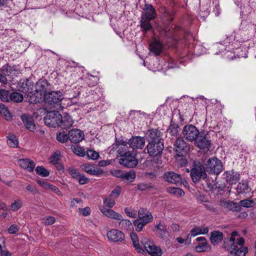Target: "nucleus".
I'll use <instances>...</instances> for the list:
<instances>
[{"label": "nucleus", "instance_id": "53", "mask_svg": "<svg viewBox=\"0 0 256 256\" xmlns=\"http://www.w3.org/2000/svg\"><path fill=\"white\" fill-rule=\"evenodd\" d=\"M145 222L148 224L152 222L153 220V216L152 214L149 212H146L144 216L140 217Z\"/></svg>", "mask_w": 256, "mask_h": 256}, {"label": "nucleus", "instance_id": "25", "mask_svg": "<svg viewBox=\"0 0 256 256\" xmlns=\"http://www.w3.org/2000/svg\"><path fill=\"white\" fill-rule=\"evenodd\" d=\"M220 204L224 208L233 212H240L242 209L238 204L230 200H222Z\"/></svg>", "mask_w": 256, "mask_h": 256}, {"label": "nucleus", "instance_id": "23", "mask_svg": "<svg viewBox=\"0 0 256 256\" xmlns=\"http://www.w3.org/2000/svg\"><path fill=\"white\" fill-rule=\"evenodd\" d=\"M18 165L22 168L28 172H33L36 164L30 158H22L18 160Z\"/></svg>", "mask_w": 256, "mask_h": 256}, {"label": "nucleus", "instance_id": "63", "mask_svg": "<svg viewBox=\"0 0 256 256\" xmlns=\"http://www.w3.org/2000/svg\"><path fill=\"white\" fill-rule=\"evenodd\" d=\"M152 188V186L143 183L140 184L137 186V189L141 191H144Z\"/></svg>", "mask_w": 256, "mask_h": 256}, {"label": "nucleus", "instance_id": "26", "mask_svg": "<svg viewBox=\"0 0 256 256\" xmlns=\"http://www.w3.org/2000/svg\"><path fill=\"white\" fill-rule=\"evenodd\" d=\"M82 168L87 173L90 175L100 176L104 173V171L100 168H95L93 165L88 164L82 166Z\"/></svg>", "mask_w": 256, "mask_h": 256}, {"label": "nucleus", "instance_id": "22", "mask_svg": "<svg viewBox=\"0 0 256 256\" xmlns=\"http://www.w3.org/2000/svg\"><path fill=\"white\" fill-rule=\"evenodd\" d=\"M223 176L224 179L230 184H236L240 180V174L234 170L225 172Z\"/></svg>", "mask_w": 256, "mask_h": 256}, {"label": "nucleus", "instance_id": "14", "mask_svg": "<svg viewBox=\"0 0 256 256\" xmlns=\"http://www.w3.org/2000/svg\"><path fill=\"white\" fill-rule=\"evenodd\" d=\"M156 17V12L152 4H146L142 9V18L148 20H154Z\"/></svg>", "mask_w": 256, "mask_h": 256}, {"label": "nucleus", "instance_id": "27", "mask_svg": "<svg viewBox=\"0 0 256 256\" xmlns=\"http://www.w3.org/2000/svg\"><path fill=\"white\" fill-rule=\"evenodd\" d=\"M101 212L106 216L116 220H120L122 218V216L111 208H103Z\"/></svg>", "mask_w": 256, "mask_h": 256}, {"label": "nucleus", "instance_id": "13", "mask_svg": "<svg viewBox=\"0 0 256 256\" xmlns=\"http://www.w3.org/2000/svg\"><path fill=\"white\" fill-rule=\"evenodd\" d=\"M164 148L163 142L148 143L146 146V150L150 156H156L162 154Z\"/></svg>", "mask_w": 256, "mask_h": 256}, {"label": "nucleus", "instance_id": "49", "mask_svg": "<svg viewBox=\"0 0 256 256\" xmlns=\"http://www.w3.org/2000/svg\"><path fill=\"white\" fill-rule=\"evenodd\" d=\"M72 152L75 154L80 156H84L85 155V151L80 146H76L72 148Z\"/></svg>", "mask_w": 256, "mask_h": 256}, {"label": "nucleus", "instance_id": "64", "mask_svg": "<svg viewBox=\"0 0 256 256\" xmlns=\"http://www.w3.org/2000/svg\"><path fill=\"white\" fill-rule=\"evenodd\" d=\"M79 210L84 216H88L90 214V208L89 207H86L84 208H80Z\"/></svg>", "mask_w": 256, "mask_h": 256}, {"label": "nucleus", "instance_id": "24", "mask_svg": "<svg viewBox=\"0 0 256 256\" xmlns=\"http://www.w3.org/2000/svg\"><path fill=\"white\" fill-rule=\"evenodd\" d=\"M20 118L28 130L30 131H34L36 129V124L32 116L24 114L21 116Z\"/></svg>", "mask_w": 256, "mask_h": 256}, {"label": "nucleus", "instance_id": "28", "mask_svg": "<svg viewBox=\"0 0 256 256\" xmlns=\"http://www.w3.org/2000/svg\"><path fill=\"white\" fill-rule=\"evenodd\" d=\"M162 45L159 41L154 40L150 44V50L155 56H159L162 50Z\"/></svg>", "mask_w": 256, "mask_h": 256}, {"label": "nucleus", "instance_id": "50", "mask_svg": "<svg viewBox=\"0 0 256 256\" xmlns=\"http://www.w3.org/2000/svg\"><path fill=\"white\" fill-rule=\"evenodd\" d=\"M55 222V218L52 216H46L42 219V223L46 226L52 224Z\"/></svg>", "mask_w": 256, "mask_h": 256}, {"label": "nucleus", "instance_id": "39", "mask_svg": "<svg viewBox=\"0 0 256 256\" xmlns=\"http://www.w3.org/2000/svg\"><path fill=\"white\" fill-rule=\"evenodd\" d=\"M120 228L124 230H130L132 227V224L130 220L122 218L120 220Z\"/></svg>", "mask_w": 256, "mask_h": 256}, {"label": "nucleus", "instance_id": "52", "mask_svg": "<svg viewBox=\"0 0 256 256\" xmlns=\"http://www.w3.org/2000/svg\"><path fill=\"white\" fill-rule=\"evenodd\" d=\"M86 154L88 158L92 160H96L99 157V154L96 152L88 150L86 152Z\"/></svg>", "mask_w": 256, "mask_h": 256}, {"label": "nucleus", "instance_id": "47", "mask_svg": "<svg viewBox=\"0 0 256 256\" xmlns=\"http://www.w3.org/2000/svg\"><path fill=\"white\" fill-rule=\"evenodd\" d=\"M114 198L109 196L108 198L104 199V204L106 207L112 208L115 204Z\"/></svg>", "mask_w": 256, "mask_h": 256}, {"label": "nucleus", "instance_id": "35", "mask_svg": "<svg viewBox=\"0 0 256 256\" xmlns=\"http://www.w3.org/2000/svg\"><path fill=\"white\" fill-rule=\"evenodd\" d=\"M12 90L8 86V88L0 90V96H23L20 93L12 92Z\"/></svg>", "mask_w": 256, "mask_h": 256}, {"label": "nucleus", "instance_id": "16", "mask_svg": "<svg viewBox=\"0 0 256 256\" xmlns=\"http://www.w3.org/2000/svg\"><path fill=\"white\" fill-rule=\"evenodd\" d=\"M107 237L110 240L114 242H122L124 240V234L116 229H112L107 233Z\"/></svg>", "mask_w": 256, "mask_h": 256}, {"label": "nucleus", "instance_id": "61", "mask_svg": "<svg viewBox=\"0 0 256 256\" xmlns=\"http://www.w3.org/2000/svg\"><path fill=\"white\" fill-rule=\"evenodd\" d=\"M19 230L18 227L15 225L12 224L8 229V231L10 234H14L16 233Z\"/></svg>", "mask_w": 256, "mask_h": 256}, {"label": "nucleus", "instance_id": "2", "mask_svg": "<svg viewBox=\"0 0 256 256\" xmlns=\"http://www.w3.org/2000/svg\"><path fill=\"white\" fill-rule=\"evenodd\" d=\"M34 95L40 96H47L51 95L54 96H62L63 90H54L52 84L46 79H40L36 84Z\"/></svg>", "mask_w": 256, "mask_h": 256}, {"label": "nucleus", "instance_id": "62", "mask_svg": "<svg viewBox=\"0 0 256 256\" xmlns=\"http://www.w3.org/2000/svg\"><path fill=\"white\" fill-rule=\"evenodd\" d=\"M60 155L56 154H54L50 158V162L53 164H56L60 159Z\"/></svg>", "mask_w": 256, "mask_h": 256}, {"label": "nucleus", "instance_id": "38", "mask_svg": "<svg viewBox=\"0 0 256 256\" xmlns=\"http://www.w3.org/2000/svg\"><path fill=\"white\" fill-rule=\"evenodd\" d=\"M7 144L11 148H17L18 145V140L17 138L13 134H10L7 136Z\"/></svg>", "mask_w": 256, "mask_h": 256}, {"label": "nucleus", "instance_id": "37", "mask_svg": "<svg viewBox=\"0 0 256 256\" xmlns=\"http://www.w3.org/2000/svg\"><path fill=\"white\" fill-rule=\"evenodd\" d=\"M167 192L170 194L177 196H180L184 194V190L179 188L169 187L167 188Z\"/></svg>", "mask_w": 256, "mask_h": 256}, {"label": "nucleus", "instance_id": "18", "mask_svg": "<svg viewBox=\"0 0 256 256\" xmlns=\"http://www.w3.org/2000/svg\"><path fill=\"white\" fill-rule=\"evenodd\" d=\"M69 140L72 143H78L84 138V134L78 129H72L68 132Z\"/></svg>", "mask_w": 256, "mask_h": 256}, {"label": "nucleus", "instance_id": "33", "mask_svg": "<svg viewBox=\"0 0 256 256\" xmlns=\"http://www.w3.org/2000/svg\"><path fill=\"white\" fill-rule=\"evenodd\" d=\"M151 20H148L140 18V27L143 34H145L148 32L152 30V26L150 22Z\"/></svg>", "mask_w": 256, "mask_h": 256}, {"label": "nucleus", "instance_id": "55", "mask_svg": "<svg viewBox=\"0 0 256 256\" xmlns=\"http://www.w3.org/2000/svg\"><path fill=\"white\" fill-rule=\"evenodd\" d=\"M121 192V188L120 186H116L112 190L110 194V197L113 198H116L119 196Z\"/></svg>", "mask_w": 256, "mask_h": 256}, {"label": "nucleus", "instance_id": "43", "mask_svg": "<svg viewBox=\"0 0 256 256\" xmlns=\"http://www.w3.org/2000/svg\"><path fill=\"white\" fill-rule=\"evenodd\" d=\"M255 202L254 200H250L249 199H245L244 200H241L240 202V206H243L244 208H248L252 207Z\"/></svg>", "mask_w": 256, "mask_h": 256}, {"label": "nucleus", "instance_id": "44", "mask_svg": "<svg viewBox=\"0 0 256 256\" xmlns=\"http://www.w3.org/2000/svg\"><path fill=\"white\" fill-rule=\"evenodd\" d=\"M1 70L2 72L5 76H10L14 70L13 68L8 64L3 66Z\"/></svg>", "mask_w": 256, "mask_h": 256}, {"label": "nucleus", "instance_id": "11", "mask_svg": "<svg viewBox=\"0 0 256 256\" xmlns=\"http://www.w3.org/2000/svg\"><path fill=\"white\" fill-rule=\"evenodd\" d=\"M84 92L86 93V94L89 95H97L99 96L100 95H103V92L101 88L100 87H90L88 86V88H84L82 86H80L76 89L74 92L77 94V96H80L81 94L84 96Z\"/></svg>", "mask_w": 256, "mask_h": 256}, {"label": "nucleus", "instance_id": "30", "mask_svg": "<svg viewBox=\"0 0 256 256\" xmlns=\"http://www.w3.org/2000/svg\"><path fill=\"white\" fill-rule=\"evenodd\" d=\"M154 228L158 231V234L162 238L164 239L166 238L168 232L164 222H162L160 220L155 226Z\"/></svg>", "mask_w": 256, "mask_h": 256}, {"label": "nucleus", "instance_id": "60", "mask_svg": "<svg viewBox=\"0 0 256 256\" xmlns=\"http://www.w3.org/2000/svg\"><path fill=\"white\" fill-rule=\"evenodd\" d=\"M140 220H136L134 222V225L136 227V230L138 232H140L144 226H143L142 224H141V222H140Z\"/></svg>", "mask_w": 256, "mask_h": 256}, {"label": "nucleus", "instance_id": "21", "mask_svg": "<svg viewBox=\"0 0 256 256\" xmlns=\"http://www.w3.org/2000/svg\"><path fill=\"white\" fill-rule=\"evenodd\" d=\"M148 143L163 142L162 133L158 129H152L148 130Z\"/></svg>", "mask_w": 256, "mask_h": 256}, {"label": "nucleus", "instance_id": "3", "mask_svg": "<svg viewBox=\"0 0 256 256\" xmlns=\"http://www.w3.org/2000/svg\"><path fill=\"white\" fill-rule=\"evenodd\" d=\"M207 172L210 174H219L223 169L222 162L216 157L209 158L204 164Z\"/></svg>", "mask_w": 256, "mask_h": 256}, {"label": "nucleus", "instance_id": "7", "mask_svg": "<svg viewBox=\"0 0 256 256\" xmlns=\"http://www.w3.org/2000/svg\"><path fill=\"white\" fill-rule=\"evenodd\" d=\"M141 242L145 250L152 256H161L162 252L160 246H156L151 240L147 238H143Z\"/></svg>", "mask_w": 256, "mask_h": 256}, {"label": "nucleus", "instance_id": "6", "mask_svg": "<svg viewBox=\"0 0 256 256\" xmlns=\"http://www.w3.org/2000/svg\"><path fill=\"white\" fill-rule=\"evenodd\" d=\"M35 84L30 80L27 78L26 80H20L18 83V90L24 93L27 96H34Z\"/></svg>", "mask_w": 256, "mask_h": 256}, {"label": "nucleus", "instance_id": "12", "mask_svg": "<svg viewBox=\"0 0 256 256\" xmlns=\"http://www.w3.org/2000/svg\"><path fill=\"white\" fill-rule=\"evenodd\" d=\"M119 163L127 168H133L138 164V160L132 152L130 154H125L120 156Z\"/></svg>", "mask_w": 256, "mask_h": 256}, {"label": "nucleus", "instance_id": "17", "mask_svg": "<svg viewBox=\"0 0 256 256\" xmlns=\"http://www.w3.org/2000/svg\"><path fill=\"white\" fill-rule=\"evenodd\" d=\"M164 178L166 182L176 185H179L182 183L180 175L173 172H166L164 175Z\"/></svg>", "mask_w": 256, "mask_h": 256}, {"label": "nucleus", "instance_id": "42", "mask_svg": "<svg viewBox=\"0 0 256 256\" xmlns=\"http://www.w3.org/2000/svg\"><path fill=\"white\" fill-rule=\"evenodd\" d=\"M35 170L38 174L44 177L48 176L50 174L49 172L42 166H37Z\"/></svg>", "mask_w": 256, "mask_h": 256}, {"label": "nucleus", "instance_id": "56", "mask_svg": "<svg viewBox=\"0 0 256 256\" xmlns=\"http://www.w3.org/2000/svg\"><path fill=\"white\" fill-rule=\"evenodd\" d=\"M26 190L32 194L35 195L40 194L38 190L35 186L28 184L26 187Z\"/></svg>", "mask_w": 256, "mask_h": 256}, {"label": "nucleus", "instance_id": "5", "mask_svg": "<svg viewBox=\"0 0 256 256\" xmlns=\"http://www.w3.org/2000/svg\"><path fill=\"white\" fill-rule=\"evenodd\" d=\"M62 118V116L57 110H50L47 112L44 118V124L46 126L56 128L58 126L60 120Z\"/></svg>", "mask_w": 256, "mask_h": 256}, {"label": "nucleus", "instance_id": "40", "mask_svg": "<svg viewBox=\"0 0 256 256\" xmlns=\"http://www.w3.org/2000/svg\"><path fill=\"white\" fill-rule=\"evenodd\" d=\"M180 128L176 124H170L168 132L172 136H176L178 134Z\"/></svg>", "mask_w": 256, "mask_h": 256}, {"label": "nucleus", "instance_id": "48", "mask_svg": "<svg viewBox=\"0 0 256 256\" xmlns=\"http://www.w3.org/2000/svg\"><path fill=\"white\" fill-rule=\"evenodd\" d=\"M202 100L204 101L206 103L208 104V106H210L211 105L217 104V107L219 106L220 103L218 100L214 98H213L211 99H208L206 98L202 97Z\"/></svg>", "mask_w": 256, "mask_h": 256}, {"label": "nucleus", "instance_id": "51", "mask_svg": "<svg viewBox=\"0 0 256 256\" xmlns=\"http://www.w3.org/2000/svg\"><path fill=\"white\" fill-rule=\"evenodd\" d=\"M22 206V202L20 200L18 199L11 204L10 207L13 211H16L20 208Z\"/></svg>", "mask_w": 256, "mask_h": 256}, {"label": "nucleus", "instance_id": "15", "mask_svg": "<svg viewBox=\"0 0 256 256\" xmlns=\"http://www.w3.org/2000/svg\"><path fill=\"white\" fill-rule=\"evenodd\" d=\"M195 146L204 150H208L210 146V142L205 135L200 134L194 141Z\"/></svg>", "mask_w": 256, "mask_h": 256}, {"label": "nucleus", "instance_id": "8", "mask_svg": "<svg viewBox=\"0 0 256 256\" xmlns=\"http://www.w3.org/2000/svg\"><path fill=\"white\" fill-rule=\"evenodd\" d=\"M182 133L184 138L190 142L194 141L200 134L198 130L192 124L185 126Z\"/></svg>", "mask_w": 256, "mask_h": 256}, {"label": "nucleus", "instance_id": "10", "mask_svg": "<svg viewBox=\"0 0 256 256\" xmlns=\"http://www.w3.org/2000/svg\"><path fill=\"white\" fill-rule=\"evenodd\" d=\"M62 99H60L58 97H45L44 99V106L47 110L52 108L58 110H62L64 106H62L61 102Z\"/></svg>", "mask_w": 256, "mask_h": 256}, {"label": "nucleus", "instance_id": "57", "mask_svg": "<svg viewBox=\"0 0 256 256\" xmlns=\"http://www.w3.org/2000/svg\"><path fill=\"white\" fill-rule=\"evenodd\" d=\"M28 100L32 104H36L38 103L44 102V99L45 97H29Z\"/></svg>", "mask_w": 256, "mask_h": 256}, {"label": "nucleus", "instance_id": "19", "mask_svg": "<svg viewBox=\"0 0 256 256\" xmlns=\"http://www.w3.org/2000/svg\"><path fill=\"white\" fill-rule=\"evenodd\" d=\"M128 144L132 150L142 149L145 144V139L141 136H132L129 140Z\"/></svg>", "mask_w": 256, "mask_h": 256}, {"label": "nucleus", "instance_id": "20", "mask_svg": "<svg viewBox=\"0 0 256 256\" xmlns=\"http://www.w3.org/2000/svg\"><path fill=\"white\" fill-rule=\"evenodd\" d=\"M112 148L117 150L120 156L125 154H130V153L131 152L128 150V148L127 143L122 140L120 142L116 141V142L112 144Z\"/></svg>", "mask_w": 256, "mask_h": 256}, {"label": "nucleus", "instance_id": "46", "mask_svg": "<svg viewBox=\"0 0 256 256\" xmlns=\"http://www.w3.org/2000/svg\"><path fill=\"white\" fill-rule=\"evenodd\" d=\"M136 178V173L133 170H130L129 172L124 173L122 179H126L128 181L132 182H133Z\"/></svg>", "mask_w": 256, "mask_h": 256}, {"label": "nucleus", "instance_id": "41", "mask_svg": "<svg viewBox=\"0 0 256 256\" xmlns=\"http://www.w3.org/2000/svg\"><path fill=\"white\" fill-rule=\"evenodd\" d=\"M0 114L3 116L6 120L11 119L12 116L10 112L3 104H0Z\"/></svg>", "mask_w": 256, "mask_h": 256}, {"label": "nucleus", "instance_id": "1", "mask_svg": "<svg viewBox=\"0 0 256 256\" xmlns=\"http://www.w3.org/2000/svg\"><path fill=\"white\" fill-rule=\"evenodd\" d=\"M238 233L234 231L230 238L224 239L223 248L228 252V256H245L248 252L247 247H243L244 240L243 238H236Z\"/></svg>", "mask_w": 256, "mask_h": 256}, {"label": "nucleus", "instance_id": "9", "mask_svg": "<svg viewBox=\"0 0 256 256\" xmlns=\"http://www.w3.org/2000/svg\"><path fill=\"white\" fill-rule=\"evenodd\" d=\"M174 150L178 156H184L190 150L189 144L184 140L183 138H178L174 144Z\"/></svg>", "mask_w": 256, "mask_h": 256}, {"label": "nucleus", "instance_id": "34", "mask_svg": "<svg viewBox=\"0 0 256 256\" xmlns=\"http://www.w3.org/2000/svg\"><path fill=\"white\" fill-rule=\"evenodd\" d=\"M131 240L134 246L136 248L137 252L139 253L143 254L144 252L143 248L140 246L139 244V239L137 234L134 233L130 234Z\"/></svg>", "mask_w": 256, "mask_h": 256}, {"label": "nucleus", "instance_id": "29", "mask_svg": "<svg viewBox=\"0 0 256 256\" xmlns=\"http://www.w3.org/2000/svg\"><path fill=\"white\" fill-rule=\"evenodd\" d=\"M223 234L218 230H214L211 232L210 236V241L214 245H218L223 240Z\"/></svg>", "mask_w": 256, "mask_h": 256}, {"label": "nucleus", "instance_id": "45", "mask_svg": "<svg viewBox=\"0 0 256 256\" xmlns=\"http://www.w3.org/2000/svg\"><path fill=\"white\" fill-rule=\"evenodd\" d=\"M56 139L62 143L66 142L69 140V134L64 132H60L56 135Z\"/></svg>", "mask_w": 256, "mask_h": 256}, {"label": "nucleus", "instance_id": "59", "mask_svg": "<svg viewBox=\"0 0 256 256\" xmlns=\"http://www.w3.org/2000/svg\"><path fill=\"white\" fill-rule=\"evenodd\" d=\"M124 212L126 214V215L130 218H135L136 216V214L134 210L128 208H124Z\"/></svg>", "mask_w": 256, "mask_h": 256}, {"label": "nucleus", "instance_id": "36", "mask_svg": "<svg viewBox=\"0 0 256 256\" xmlns=\"http://www.w3.org/2000/svg\"><path fill=\"white\" fill-rule=\"evenodd\" d=\"M210 248V246L208 242H200L199 244L195 247V250L198 252L208 251Z\"/></svg>", "mask_w": 256, "mask_h": 256}, {"label": "nucleus", "instance_id": "54", "mask_svg": "<svg viewBox=\"0 0 256 256\" xmlns=\"http://www.w3.org/2000/svg\"><path fill=\"white\" fill-rule=\"evenodd\" d=\"M69 174L74 178H78V176L80 175V173L76 168L70 167L68 170Z\"/></svg>", "mask_w": 256, "mask_h": 256}, {"label": "nucleus", "instance_id": "32", "mask_svg": "<svg viewBox=\"0 0 256 256\" xmlns=\"http://www.w3.org/2000/svg\"><path fill=\"white\" fill-rule=\"evenodd\" d=\"M252 188L246 181L242 180L238 185L237 192L238 194H246L250 192Z\"/></svg>", "mask_w": 256, "mask_h": 256}, {"label": "nucleus", "instance_id": "58", "mask_svg": "<svg viewBox=\"0 0 256 256\" xmlns=\"http://www.w3.org/2000/svg\"><path fill=\"white\" fill-rule=\"evenodd\" d=\"M77 179L79 184L82 185L85 184L89 182V179L82 174H80Z\"/></svg>", "mask_w": 256, "mask_h": 256}, {"label": "nucleus", "instance_id": "4", "mask_svg": "<svg viewBox=\"0 0 256 256\" xmlns=\"http://www.w3.org/2000/svg\"><path fill=\"white\" fill-rule=\"evenodd\" d=\"M206 171V168L201 163L194 164L190 172V176L192 181L194 183H197L201 179H205L207 176Z\"/></svg>", "mask_w": 256, "mask_h": 256}, {"label": "nucleus", "instance_id": "31", "mask_svg": "<svg viewBox=\"0 0 256 256\" xmlns=\"http://www.w3.org/2000/svg\"><path fill=\"white\" fill-rule=\"evenodd\" d=\"M72 124L73 121L71 116L66 114L62 116V118L60 120L58 126H60L63 129H67L70 128Z\"/></svg>", "mask_w": 256, "mask_h": 256}]
</instances>
